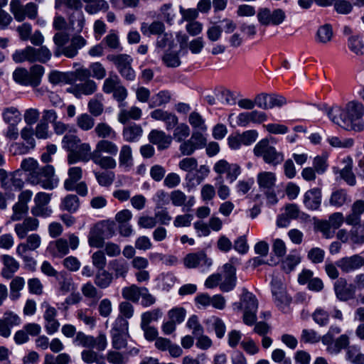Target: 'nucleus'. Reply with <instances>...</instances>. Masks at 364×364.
Returning <instances> with one entry per match:
<instances>
[{"instance_id":"obj_25","label":"nucleus","mask_w":364,"mask_h":364,"mask_svg":"<svg viewBox=\"0 0 364 364\" xmlns=\"http://www.w3.org/2000/svg\"><path fill=\"white\" fill-rule=\"evenodd\" d=\"M277 176L271 171H261L257 176V183L261 191L275 188Z\"/></svg>"},{"instance_id":"obj_8","label":"nucleus","mask_w":364,"mask_h":364,"mask_svg":"<svg viewBox=\"0 0 364 364\" xmlns=\"http://www.w3.org/2000/svg\"><path fill=\"white\" fill-rule=\"evenodd\" d=\"M10 11L14 16L15 19L21 22L26 16L30 19L36 18L38 14V7L33 2L23 6L20 0H12L10 3Z\"/></svg>"},{"instance_id":"obj_56","label":"nucleus","mask_w":364,"mask_h":364,"mask_svg":"<svg viewBox=\"0 0 364 364\" xmlns=\"http://www.w3.org/2000/svg\"><path fill=\"white\" fill-rule=\"evenodd\" d=\"M349 49L356 55H362L364 43L359 36H350L348 40Z\"/></svg>"},{"instance_id":"obj_60","label":"nucleus","mask_w":364,"mask_h":364,"mask_svg":"<svg viewBox=\"0 0 364 364\" xmlns=\"http://www.w3.org/2000/svg\"><path fill=\"white\" fill-rule=\"evenodd\" d=\"M163 315L160 309H154L151 311L144 312L141 314V324L149 325L152 321H156Z\"/></svg>"},{"instance_id":"obj_46","label":"nucleus","mask_w":364,"mask_h":364,"mask_svg":"<svg viewBox=\"0 0 364 364\" xmlns=\"http://www.w3.org/2000/svg\"><path fill=\"white\" fill-rule=\"evenodd\" d=\"M312 318L320 326H326L330 321V314L323 307H318L312 314Z\"/></svg>"},{"instance_id":"obj_4","label":"nucleus","mask_w":364,"mask_h":364,"mask_svg":"<svg viewBox=\"0 0 364 364\" xmlns=\"http://www.w3.org/2000/svg\"><path fill=\"white\" fill-rule=\"evenodd\" d=\"M75 82L67 89V92L80 98L82 95H90L97 90L96 82L90 79L91 73L88 68H80L74 73Z\"/></svg>"},{"instance_id":"obj_9","label":"nucleus","mask_w":364,"mask_h":364,"mask_svg":"<svg viewBox=\"0 0 364 364\" xmlns=\"http://www.w3.org/2000/svg\"><path fill=\"white\" fill-rule=\"evenodd\" d=\"M114 230L110 225H97L90 231L88 235V243L90 247H102L104 245V236L107 238L114 235Z\"/></svg>"},{"instance_id":"obj_57","label":"nucleus","mask_w":364,"mask_h":364,"mask_svg":"<svg viewBox=\"0 0 364 364\" xmlns=\"http://www.w3.org/2000/svg\"><path fill=\"white\" fill-rule=\"evenodd\" d=\"M29 76V72L25 68H17L13 73L14 80L22 85L31 86Z\"/></svg>"},{"instance_id":"obj_59","label":"nucleus","mask_w":364,"mask_h":364,"mask_svg":"<svg viewBox=\"0 0 364 364\" xmlns=\"http://www.w3.org/2000/svg\"><path fill=\"white\" fill-rule=\"evenodd\" d=\"M156 45L157 48L164 49L166 47L170 48L173 46V38L171 33L164 31L157 37Z\"/></svg>"},{"instance_id":"obj_43","label":"nucleus","mask_w":364,"mask_h":364,"mask_svg":"<svg viewBox=\"0 0 364 364\" xmlns=\"http://www.w3.org/2000/svg\"><path fill=\"white\" fill-rule=\"evenodd\" d=\"M333 35L332 26L330 24H324L318 28L316 39L318 43L326 44L331 41Z\"/></svg>"},{"instance_id":"obj_24","label":"nucleus","mask_w":364,"mask_h":364,"mask_svg":"<svg viewBox=\"0 0 364 364\" xmlns=\"http://www.w3.org/2000/svg\"><path fill=\"white\" fill-rule=\"evenodd\" d=\"M170 199L174 206H183L189 210L196 203L195 197L191 196L188 198L181 190H175L170 193Z\"/></svg>"},{"instance_id":"obj_28","label":"nucleus","mask_w":364,"mask_h":364,"mask_svg":"<svg viewBox=\"0 0 364 364\" xmlns=\"http://www.w3.org/2000/svg\"><path fill=\"white\" fill-rule=\"evenodd\" d=\"M364 213V201L355 200L351 206V212L346 217L347 225H355L360 222V216Z\"/></svg>"},{"instance_id":"obj_22","label":"nucleus","mask_w":364,"mask_h":364,"mask_svg":"<svg viewBox=\"0 0 364 364\" xmlns=\"http://www.w3.org/2000/svg\"><path fill=\"white\" fill-rule=\"evenodd\" d=\"M38 225L39 222L36 218L28 217L25 218L22 223L16 224L14 231L20 239H23L28 232L36 230Z\"/></svg>"},{"instance_id":"obj_40","label":"nucleus","mask_w":364,"mask_h":364,"mask_svg":"<svg viewBox=\"0 0 364 364\" xmlns=\"http://www.w3.org/2000/svg\"><path fill=\"white\" fill-rule=\"evenodd\" d=\"M143 132L142 128L139 125L134 124L124 128L122 135L124 139L128 142L137 141Z\"/></svg>"},{"instance_id":"obj_53","label":"nucleus","mask_w":364,"mask_h":364,"mask_svg":"<svg viewBox=\"0 0 364 364\" xmlns=\"http://www.w3.org/2000/svg\"><path fill=\"white\" fill-rule=\"evenodd\" d=\"M80 139L77 136L67 134L63 138L62 146L63 149L68 151V153H70V151L77 149V146L80 144Z\"/></svg>"},{"instance_id":"obj_45","label":"nucleus","mask_w":364,"mask_h":364,"mask_svg":"<svg viewBox=\"0 0 364 364\" xmlns=\"http://www.w3.org/2000/svg\"><path fill=\"white\" fill-rule=\"evenodd\" d=\"M33 52V47L27 46L24 49L16 50L12 55V58L14 61L17 63H23L24 61H28L31 63Z\"/></svg>"},{"instance_id":"obj_54","label":"nucleus","mask_w":364,"mask_h":364,"mask_svg":"<svg viewBox=\"0 0 364 364\" xmlns=\"http://www.w3.org/2000/svg\"><path fill=\"white\" fill-rule=\"evenodd\" d=\"M120 83L121 80L117 75L110 74L104 81L102 90L106 94L112 93Z\"/></svg>"},{"instance_id":"obj_34","label":"nucleus","mask_w":364,"mask_h":364,"mask_svg":"<svg viewBox=\"0 0 364 364\" xmlns=\"http://www.w3.org/2000/svg\"><path fill=\"white\" fill-rule=\"evenodd\" d=\"M80 205V202L77 196L68 194L62 199L60 208L63 210L73 213L77 211Z\"/></svg>"},{"instance_id":"obj_13","label":"nucleus","mask_w":364,"mask_h":364,"mask_svg":"<svg viewBox=\"0 0 364 364\" xmlns=\"http://www.w3.org/2000/svg\"><path fill=\"white\" fill-rule=\"evenodd\" d=\"M272 292L274 303L282 310H284L291 303V299L289 296L280 281L273 279L272 281Z\"/></svg>"},{"instance_id":"obj_52","label":"nucleus","mask_w":364,"mask_h":364,"mask_svg":"<svg viewBox=\"0 0 364 364\" xmlns=\"http://www.w3.org/2000/svg\"><path fill=\"white\" fill-rule=\"evenodd\" d=\"M171 95L168 91H160L153 95L149 102L150 107H156L168 103L170 101Z\"/></svg>"},{"instance_id":"obj_51","label":"nucleus","mask_w":364,"mask_h":364,"mask_svg":"<svg viewBox=\"0 0 364 364\" xmlns=\"http://www.w3.org/2000/svg\"><path fill=\"white\" fill-rule=\"evenodd\" d=\"M111 269L114 272L115 277H124L129 270L127 264L119 259H114L109 262Z\"/></svg>"},{"instance_id":"obj_7","label":"nucleus","mask_w":364,"mask_h":364,"mask_svg":"<svg viewBox=\"0 0 364 364\" xmlns=\"http://www.w3.org/2000/svg\"><path fill=\"white\" fill-rule=\"evenodd\" d=\"M107 59L112 62L122 77L129 81L134 80L136 73L132 67V58L127 54L109 55Z\"/></svg>"},{"instance_id":"obj_16","label":"nucleus","mask_w":364,"mask_h":364,"mask_svg":"<svg viewBox=\"0 0 364 364\" xmlns=\"http://www.w3.org/2000/svg\"><path fill=\"white\" fill-rule=\"evenodd\" d=\"M119 167L124 171H129L134 166L132 149L128 144H124L119 151Z\"/></svg>"},{"instance_id":"obj_50","label":"nucleus","mask_w":364,"mask_h":364,"mask_svg":"<svg viewBox=\"0 0 364 364\" xmlns=\"http://www.w3.org/2000/svg\"><path fill=\"white\" fill-rule=\"evenodd\" d=\"M77 126L83 131L92 129L95 125V119L88 114H81L76 119Z\"/></svg>"},{"instance_id":"obj_32","label":"nucleus","mask_w":364,"mask_h":364,"mask_svg":"<svg viewBox=\"0 0 364 364\" xmlns=\"http://www.w3.org/2000/svg\"><path fill=\"white\" fill-rule=\"evenodd\" d=\"M119 108L118 121L122 124H126L129 119L138 120L141 117V109L137 107L133 106L129 110L124 109V107Z\"/></svg>"},{"instance_id":"obj_48","label":"nucleus","mask_w":364,"mask_h":364,"mask_svg":"<svg viewBox=\"0 0 364 364\" xmlns=\"http://www.w3.org/2000/svg\"><path fill=\"white\" fill-rule=\"evenodd\" d=\"M328 142L335 148L348 149L353 146L354 140L351 138H339L338 136H329Z\"/></svg>"},{"instance_id":"obj_18","label":"nucleus","mask_w":364,"mask_h":364,"mask_svg":"<svg viewBox=\"0 0 364 364\" xmlns=\"http://www.w3.org/2000/svg\"><path fill=\"white\" fill-rule=\"evenodd\" d=\"M149 140L151 144L156 145L159 150H164L169 147L172 137L163 131L153 129L149 134Z\"/></svg>"},{"instance_id":"obj_41","label":"nucleus","mask_w":364,"mask_h":364,"mask_svg":"<svg viewBox=\"0 0 364 364\" xmlns=\"http://www.w3.org/2000/svg\"><path fill=\"white\" fill-rule=\"evenodd\" d=\"M102 43H105L112 50L119 51L122 50L117 31L115 30H110L109 33L103 38Z\"/></svg>"},{"instance_id":"obj_1","label":"nucleus","mask_w":364,"mask_h":364,"mask_svg":"<svg viewBox=\"0 0 364 364\" xmlns=\"http://www.w3.org/2000/svg\"><path fill=\"white\" fill-rule=\"evenodd\" d=\"M327 114L333 123L346 130L361 132L364 129V123L362 120L364 107L359 102H349L344 108L333 107Z\"/></svg>"},{"instance_id":"obj_42","label":"nucleus","mask_w":364,"mask_h":364,"mask_svg":"<svg viewBox=\"0 0 364 364\" xmlns=\"http://www.w3.org/2000/svg\"><path fill=\"white\" fill-rule=\"evenodd\" d=\"M93 173L100 186L109 187L115 179V174L112 171H94Z\"/></svg>"},{"instance_id":"obj_37","label":"nucleus","mask_w":364,"mask_h":364,"mask_svg":"<svg viewBox=\"0 0 364 364\" xmlns=\"http://www.w3.org/2000/svg\"><path fill=\"white\" fill-rule=\"evenodd\" d=\"M96 135L101 139H115L117 136L116 132L107 123H98L94 129Z\"/></svg>"},{"instance_id":"obj_64","label":"nucleus","mask_w":364,"mask_h":364,"mask_svg":"<svg viewBox=\"0 0 364 364\" xmlns=\"http://www.w3.org/2000/svg\"><path fill=\"white\" fill-rule=\"evenodd\" d=\"M186 311L183 307H176L171 309L168 312L169 319L176 324L182 323L186 317Z\"/></svg>"},{"instance_id":"obj_14","label":"nucleus","mask_w":364,"mask_h":364,"mask_svg":"<svg viewBox=\"0 0 364 364\" xmlns=\"http://www.w3.org/2000/svg\"><path fill=\"white\" fill-rule=\"evenodd\" d=\"M211 264V259L203 252L190 253L184 258V265L188 268L209 267Z\"/></svg>"},{"instance_id":"obj_15","label":"nucleus","mask_w":364,"mask_h":364,"mask_svg":"<svg viewBox=\"0 0 364 364\" xmlns=\"http://www.w3.org/2000/svg\"><path fill=\"white\" fill-rule=\"evenodd\" d=\"M361 256L353 255L350 257H344L336 262V265L344 273H349L362 267Z\"/></svg>"},{"instance_id":"obj_17","label":"nucleus","mask_w":364,"mask_h":364,"mask_svg":"<svg viewBox=\"0 0 364 364\" xmlns=\"http://www.w3.org/2000/svg\"><path fill=\"white\" fill-rule=\"evenodd\" d=\"M336 298L341 301H347L353 299L354 289L347 287V281L344 278H339L333 285Z\"/></svg>"},{"instance_id":"obj_47","label":"nucleus","mask_w":364,"mask_h":364,"mask_svg":"<svg viewBox=\"0 0 364 364\" xmlns=\"http://www.w3.org/2000/svg\"><path fill=\"white\" fill-rule=\"evenodd\" d=\"M141 292V288L138 287L136 285H131L122 289V296L133 302H138Z\"/></svg>"},{"instance_id":"obj_31","label":"nucleus","mask_w":364,"mask_h":364,"mask_svg":"<svg viewBox=\"0 0 364 364\" xmlns=\"http://www.w3.org/2000/svg\"><path fill=\"white\" fill-rule=\"evenodd\" d=\"M301 258L296 250L291 251L282 261V269L286 273H290L301 262Z\"/></svg>"},{"instance_id":"obj_30","label":"nucleus","mask_w":364,"mask_h":364,"mask_svg":"<svg viewBox=\"0 0 364 364\" xmlns=\"http://www.w3.org/2000/svg\"><path fill=\"white\" fill-rule=\"evenodd\" d=\"M141 32L145 36H150L151 35L159 36L166 30L165 25L163 22L159 21H154L149 24L143 22L141 24Z\"/></svg>"},{"instance_id":"obj_49","label":"nucleus","mask_w":364,"mask_h":364,"mask_svg":"<svg viewBox=\"0 0 364 364\" xmlns=\"http://www.w3.org/2000/svg\"><path fill=\"white\" fill-rule=\"evenodd\" d=\"M44 73V68L40 65L32 66L29 72L31 86L37 87L40 85L42 76Z\"/></svg>"},{"instance_id":"obj_35","label":"nucleus","mask_w":364,"mask_h":364,"mask_svg":"<svg viewBox=\"0 0 364 364\" xmlns=\"http://www.w3.org/2000/svg\"><path fill=\"white\" fill-rule=\"evenodd\" d=\"M2 117L4 121L9 125H17L21 121L20 111L14 107H6L3 109Z\"/></svg>"},{"instance_id":"obj_61","label":"nucleus","mask_w":364,"mask_h":364,"mask_svg":"<svg viewBox=\"0 0 364 364\" xmlns=\"http://www.w3.org/2000/svg\"><path fill=\"white\" fill-rule=\"evenodd\" d=\"M190 128L184 123L178 124L174 129L173 136L178 141L181 142L190 135Z\"/></svg>"},{"instance_id":"obj_2","label":"nucleus","mask_w":364,"mask_h":364,"mask_svg":"<svg viewBox=\"0 0 364 364\" xmlns=\"http://www.w3.org/2000/svg\"><path fill=\"white\" fill-rule=\"evenodd\" d=\"M38 162L33 158L22 161L21 167L25 171H28V181L33 185H41L47 190H52L58 186V180L54 178V168L51 165H46L39 168Z\"/></svg>"},{"instance_id":"obj_62","label":"nucleus","mask_w":364,"mask_h":364,"mask_svg":"<svg viewBox=\"0 0 364 364\" xmlns=\"http://www.w3.org/2000/svg\"><path fill=\"white\" fill-rule=\"evenodd\" d=\"M129 323L127 319L122 316H118L114 321V326L111 330V333L127 334L128 335Z\"/></svg>"},{"instance_id":"obj_27","label":"nucleus","mask_w":364,"mask_h":364,"mask_svg":"<svg viewBox=\"0 0 364 364\" xmlns=\"http://www.w3.org/2000/svg\"><path fill=\"white\" fill-rule=\"evenodd\" d=\"M258 301L255 296L246 289H242L240 297V304H238V310L244 309V311H257Z\"/></svg>"},{"instance_id":"obj_20","label":"nucleus","mask_w":364,"mask_h":364,"mask_svg":"<svg viewBox=\"0 0 364 364\" xmlns=\"http://www.w3.org/2000/svg\"><path fill=\"white\" fill-rule=\"evenodd\" d=\"M303 203L308 210H318L321 203V192L318 188L307 191L304 196Z\"/></svg>"},{"instance_id":"obj_39","label":"nucleus","mask_w":364,"mask_h":364,"mask_svg":"<svg viewBox=\"0 0 364 364\" xmlns=\"http://www.w3.org/2000/svg\"><path fill=\"white\" fill-rule=\"evenodd\" d=\"M114 277L105 269L99 270L95 277V284L100 289H106L110 286Z\"/></svg>"},{"instance_id":"obj_55","label":"nucleus","mask_w":364,"mask_h":364,"mask_svg":"<svg viewBox=\"0 0 364 364\" xmlns=\"http://www.w3.org/2000/svg\"><path fill=\"white\" fill-rule=\"evenodd\" d=\"M341 176L350 186H354L356 180L355 175L352 172V160L348 159L346 166L341 171Z\"/></svg>"},{"instance_id":"obj_10","label":"nucleus","mask_w":364,"mask_h":364,"mask_svg":"<svg viewBox=\"0 0 364 364\" xmlns=\"http://www.w3.org/2000/svg\"><path fill=\"white\" fill-rule=\"evenodd\" d=\"M213 171L220 176L225 174L228 181L232 183L241 174L242 168L236 163H229L225 159H220L214 164Z\"/></svg>"},{"instance_id":"obj_3","label":"nucleus","mask_w":364,"mask_h":364,"mask_svg":"<svg viewBox=\"0 0 364 364\" xmlns=\"http://www.w3.org/2000/svg\"><path fill=\"white\" fill-rule=\"evenodd\" d=\"M118 151V146L112 141L100 139L96 143L93 150V163L102 169H114L117 164L112 156H115Z\"/></svg>"},{"instance_id":"obj_19","label":"nucleus","mask_w":364,"mask_h":364,"mask_svg":"<svg viewBox=\"0 0 364 364\" xmlns=\"http://www.w3.org/2000/svg\"><path fill=\"white\" fill-rule=\"evenodd\" d=\"M1 260L4 265L1 271V275L5 279H11L19 269L18 262L9 255L1 256Z\"/></svg>"},{"instance_id":"obj_33","label":"nucleus","mask_w":364,"mask_h":364,"mask_svg":"<svg viewBox=\"0 0 364 364\" xmlns=\"http://www.w3.org/2000/svg\"><path fill=\"white\" fill-rule=\"evenodd\" d=\"M346 359L353 364H364V354L361 348L356 345H348L346 350Z\"/></svg>"},{"instance_id":"obj_58","label":"nucleus","mask_w":364,"mask_h":364,"mask_svg":"<svg viewBox=\"0 0 364 364\" xmlns=\"http://www.w3.org/2000/svg\"><path fill=\"white\" fill-rule=\"evenodd\" d=\"M188 122L195 129L200 131H206L207 127L205 124V119L197 112H192L188 117Z\"/></svg>"},{"instance_id":"obj_36","label":"nucleus","mask_w":364,"mask_h":364,"mask_svg":"<svg viewBox=\"0 0 364 364\" xmlns=\"http://www.w3.org/2000/svg\"><path fill=\"white\" fill-rule=\"evenodd\" d=\"M350 230V241L353 245H362L364 244V223H358L352 225Z\"/></svg>"},{"instance_id":"obj_5","label":"nucleus","mask_w":364,"mask_h":364,"mask_svg":"<svg viewBox=\"0 0 364 364\" xmlns=\"http://www.w3.org/2000/svg\"><path fill=\"white\" fill-rule=\"evenodd\" d=\"M253 152L256 156L262 157L266 164L274 166L282 164L284 159V154L270 145L267 139H263L257 142Z\"/></svg>"},{"instance_id":"obj_12","label":"nucleus","mask_w":364,"mask_h":364,"mask_svg":"<svg viewBox=\"0 0 364 364\" xmlns=\"http://www.w3.org/2000/svg\"><path fill=\"white\" fill-rule=\"evenodd\" d=\"M223 273L221 274L220 289L222 291L229 292L236 286V268L231 264L227 263L223 266Z\"/></svg>"},{"instance_id":"obj_63","label":"nucleus","mask_w":364,"mask_h":364,"mask_svg":"<svg viewBox=\"0 0 364 364\" xmlns=\"http://www.w3.org/2000/svg\"><path fill=\"white\" fill-rule=\"evenodd\" d=\"M108 9L109 5L107 2L105 0H95L94 2H92L90 4H86L85 7V10L89 14H95L99 12L100 11H106Z\"/></svg>"},{"instance_id":"obj_38","label":"nucleus","mask_w":364,"mask_h":364,"mask_svg":"<svg viewBox=\"0 0 364 364\" xmlns=\"http://www.w3.org/2000/svg\"><path fill=\"white\" fill-rule=\"evenodd\" d=\"M69 41V36L67 33L63 32L56 33L53 36V42L55 46L54 55L60 57L64 55L65 46Z\"/></svg>"},{"instance_id":"obj_21","label":"nucleus","mask_w":364,"mask_h":364,"mask_svg":"<svg viewBox=\"0 0 364 364\" xmlns=\"http://www.w3.org/2000/svg\"><path fill=\"white\" fill-rule=\"evenodd\" d=\"M349 337L346 334H342L335 341L333 339L328 340V342L323 343L326 346V351L331 355H337L343 349L348 348L349 345Z\"/></svg>"},{"instance_id":"obj_6","label":"nucleus","mask_w":364,"mask_h":364,"mask_svg":"<svg viewBox=\"0 0 364 364\" xmlns=\"http://www.w3.org/2000/svg\"><path fill=\"white\" fill-rule=\"evenodd\" d=\"M344 222L346 218L343 214L336 212L331 214L328 220L318 221L316 223V228L325 238L331 239L334 237L336 230L339 229Z\"/></svg>"},{"instance_id":"obj_23","label":"nucleus","mask_w":364,"mask_h":364,"mask_svg":"<svg viewBox=\"0 0 364 364\" xmlns=\"http://www.w3.org/2000/svg\"><path fill=\"white\" fill-rule=\"evenodd\" d=\"M87 45L86 39L82 36L75 34L70 39V45L65 47L64 55L73 58L78 54V50Z\"/></svg>"},{"instance_id":"obj_44","label":"nucleus","mask_w":364,"mask_h":364,"mask_svg":"<svg viewBox=\"0 0 364 364\" xmlns=\"http://www.w3.org/2000/svg\"><path fill=\"white\" fill-rule=\"evenodd\" d=\"M25 285V280L21 277H14L10 283V298L12 300L18 299L20 296V291L22 290Z\"/></svg>"},{"instance_id":"obj_26","label":"nucleus","mask_w":364,"mask_h":364,"mask_svg":"<svg viewBox=\"0 0 364 364\" xmlns=\"http://www.w3.org/2000/svg\"><path fill=\"white\" fill-rule=\"evenodd\" d=\"M41 243V237L38 234H31L28 236L25 243H21L17 246L16 253L18 255H22L28 250L34 251L40 247Z\"/></svg>"},{"instance_id":"obj_29","label":"nucleus","mask_w":364,"mask_h":364,"mask_svg":"<svg viewBox=\"0 0 364 364\" xmlns=\"http://www.w3.org/2000/svg\"><path fill=\"white\" fill-rule=\"evenodd\" d=\"M68 21L74 31L77 33H81L85 24V18L82 11H73L69 13Z\"/></svg>"},{"instance_id":"obj_11","label":"nucleus","mask_w":364,"mask_h":364,"mask_svg":"<svg viewBox=\"0 0 364 364\" xmlns=\"http://www.w3.org/2000/svg\"><path fill=\"white\" fill-rule=\"evenodd\" d=\"M93 151H91V146L88 143L80 144L77 149H75L68 154V164H75L77 162L87 163L92 160L93 162Z\"/></svg>"}]
</instances>
